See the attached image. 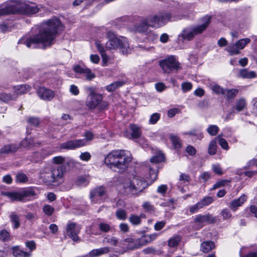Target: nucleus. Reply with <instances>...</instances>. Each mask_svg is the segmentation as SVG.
I'll list each match as a JSON object with an SVG mask.
<instances>
[{
    "instance_id": "1",
    "label": "nucleus",
    "mask_w": 257,
    "mask_h": 257,
    "mask_svg": "<svg viewBox=\"0 0 257 257\" xmlns=\"http://www.w3.org/2000/svg\"><path fill=\"white\" fill-rule=\"evenodd\" d=\"M64 26L57 19L49 20L42 23L39 28V33L28 38H22L19 44H25L28 48L43 49L50 46L57 34L63 31Z\"/></svg>"
},
{
    "instance_id": "2",
    "label": "nucleus",
    "mask_w": 257,
    "mask_h": 257,
    "mask_svg": "<svg viewBox=\"0 0 257 257\" xmlns=\"http://www.w3.org/2000/svg\"><path fill=\"white\" fill-rule=\"evenodd\" d=\"M132 157L130 152L124 150L111 151L104 158V163L110 169L119 173L124 172Z\"/></svg>"
},
{
    "instance_id": "3",
    "label": "nucleus",
    "mask_w": 257,
    "mask_h": 257,
    "mask_svg": "<svg viewBox=\"0 0 257 257\" xmlns=\"http://www.w3.org/2000/svg\"><path fill=\"white\" fill-rule=\"evenodd\" d=\"M66 172L64 165L58 166H47L40 172V178L47 185L61 183Z\"/></svg>"
},
{
    "instance_id": "4",
    "label": "nucleus",
    "mask_w": 257,
    "mask_h": 257,
    "mask_svg": "<svg viewBox=\"0 0 257 257\" xmlns=\"http://www.w3.org/2000/svg\"><path fill=\"white\" fill-rule=\"evenodd\" d=\"M147 186V184L144 179L135 176L122 184L123 192L125 194L138 196Z\"/></svg>"
},
{
    "instance_id": "5",
    "label": "nucleus",
    "mask_w": 257,
    "mask_h": 257,
    "mask_svg": "<svg viewBox=\"0 0 257 257\" xmlns=\"http://www.w3.org/2000/svg\"><path fill=\"white\" fill-rule=\"evenodd\" d=\"M108 41L106 43V48L109 49H119L123 55L131 52L127 40L125 37H117L113 33L108 32L107 33Z\"/></svg>"
},
{
    "instance_id": "6",
    "label": "nucleus",
    "mask_w": 257,
    "mask_h": 257,
    "mask_svg": "<svg viewBox=\"0 0 257 257\" xmlns=\"http://www.w3.org/2000/svg\"><path fill=\"white\" fill-rule=\"evenodd\" d=\"M37 191L36 188L28 187L23 189L19 192H3L2 194L7 196L12 201H24L27 198L36 195Z\"/></svg>"
},
{
    "instance_id": "7",
    "label": "nucleus",
    "mask_w": 257,
    "mask_h": 257,
    "mask_svg": "<svg viewBox=\"0 0 257 257\" xmlns=\"http://www.w3.org/2000/svg\"><path fill=\"white\" fill-rule=\"evenodd\" d=\"M171 15L169 13L160 15H153L147 17L150 27L158 28L164 26L171 20Z\"/></svg>"
},
{
    "instance_id": "8",
    "label": "nucleus",
    "mask_w": 257,
    "mask_h": 257,
    "mask_svg": "<svg viewBox=\"0 0 257 257\" xmlns=\"http://www.w3.org/2000/svg\"><path fill=\"white\" fill-rule=\"evenodd\" d=\"M215 221V218L209 213L205 215L199 214L195 216L193 222V226L195 229L199 230L202 228L205 223H212Z\"/></svg>"
},
{
    "instance_id": "9",
    "label": "nucleus",
    "mask_w": 257,
    "mask_h": 257,
    "mask_svg": "<svg viewBox=\"0 0 257 257\" xmlns=\"http://www.w3.org/2000/svg\"><path fill=\"white\" fill-rule=\"evenodd\" d=\"M159 65L164 72L168 73L173 70H177L179 67V62L173 56L160 61Z\"/></svg>"
},
{
    "instance_id": "10",
    "label": "nucleus",
    "mask_w": 257,
    "mask_h": 257,
    "mask_svg": "<svg viewBox=\"0 0 257 257\" xmlns=\"http://www.w3.org/2000/svg\"><path fill=\"white\" fill-rule=\"evenodd\" d=\"M211 19V16L206 15L201 19L202 24L190 27L194 36L201 34L208 27Z\"/></svg>"
},
{
    "instance_id": "11",
    "label": "nucleus",
    "mask_w": 257,
    "mask_h": 257,
    "mask_svg": "<svg viewBox=\"0 0 257 257\" xmlns=\"http://www.w3.org/2000/svg\"><path fill=\"white\" fill-rule=\"evenodd\" d=\"M22 14L27 16H30L38 13L40 8H42L41 5L38 6L36 4L24 0Z\"/></svg>"
},
{
    "instance_id": "12",
    "label": "nucleus",
    "mask_w": 257,
    "mask_h": 257,
    "mask_svg": "<svg viewBox=\"0 0 257 257\" xmlns=\"http://www.w3.org/2000/svg\"><path fill=\"white\" fill-rule=\"evenodd\" d=\"M86 145L84 139L73 140L67 141L61 144L60 147L67 150H74Z\"/></svg>"
},
{
    "instance_id": "13",
    "label": "nucleus",
    "mask_w": 257,
    "mask_h": 257,
    "mask_svg": "<svg viewBox=\"0 0 257 257\" xmlns=\"http://www.w3.org/2000/svg\"><path fill=\"white\" fill-rule=\"evenodd\" d=\"M105 189L102 186H99L91 190L90 193L91 201L93 203H100L102 197L105 194Z\"/></svg>"
},
{
    "instance_id": "14",
    "label": "nucleus",
    "mask_w": 257,
    "mask_h": 257,
    "mask_svg": "<svg viewBox=\"0 0 257 257\" xmlns=\"http://www.w3.org/2000/svg\"><path fill=\"white\" fill-rule=\"evenodd\" d=\"M214 201L213 197L205 196L196 204L190 207L189 211L192 213L197 212L199 209L211 204Z\"/></svg>"
},
{
    "instance_id": "15",
    "label": "nucleus",
    "mask_w": 257,
    "mask_h": 257,
    "mask_svg": "<svg viewBox=\"0 0 257 257\" xmlns=\"http://www.w3.org/2000/svg\"><path fill=\"white\" fill-rule=\"evenodd\" d=\"M24 0H10L7 1L11 14H22Z\"/></svg>"
},
{
    "instance_id": "16",
    "label": "nucleus",
    "mask_w": 257,
    "mask_h": 257,
    "mask_svg": "<svg viewBox=\"0 0 257 257\" xmlns=\"http://www.w3.org/2000/svg\"><path fill=\"white\" fill-rule=\"evenodd\" d=\"M38 96L45 101H51L55 96L54 91L45 87H40L37 90Z\"/></svg>"
},
{
    "instance_id": "17",
    "label": "nucleus",
    "mask_w": 257,
    "mask_h": 257,
    "mask_svg": "<svg viewBox=\"0 0 257 257\" xmlns=\"http://www.w3.org/2000/svg\"><path fill=\"white\" fill-rule=\"evenodd\" d=\"M103 96L98 94L92 96H87L86 100V105L89 109H94L101 102Z\"/></svg>"
},
{
    "instance_id": "18",
    "label": "nucleus",
    "mask_w": 257,
    "mask_h": 257,
    "mask_svg": "<svg viewBox=\"0 0 257 257\" xmlns=\"http://www.w3.org/2000/svg\"><path fill=\"white\" fill-rule=\"evenodd\" d=\"M80 227L76 226L74 223H71L67 225V233L68 235L74 241H78L79 237L78 233L79 232Z\"/></svg>"
},
{
    "instance_id": "19",
    "label": "nucleus",
    "mask_w": 257,
    "mask_h": 257,
    "mask_svg": "<svg viewBox=\"0 0 257 257\" xmlns=\"http://www.w3.org/2000/svg\"><path fill=\"white\" fill-rule=\"evenodd\" d=\"M246 195L243 194L238 198L234 199L230 202L229 207L233 211H235L237 208L241 206L246 200Z\"/></svg>"
},
{
    "instance_id": "20",
    "label": "nucleus",
    "mask_w": 257,
    "mask_h": 257,
    "mask_svg": "<svg viewBox=\"0 0 257 257\" xmlns=\"http://www.w3.org/2000/svg\"><path fill=\"white\" fill-rule=\"evenodd\" d=\"M149 27H150L149 22L147 18H146L140 20V23L136 27V29L139 32L147 34Z\"/></svg>"
},
{
    "instance_id": "21",
    "label": "nucleus",
    "mask_w": 257,
    "mask_h": 257,
    "mask_svg": "<svg viewBox=\"0 0 257 257\" xmlns=\"http://www.w3.org/2000/svg\"><path fill=\"white\" fill-rule=\"evenodd\" d=\"M109 247H103L100 248L94 249L89 252L88 255L89 257H96L109 252Z\"/></svg>"
},
{
    "instance_id": "22",
    "label": "nucleus",
    "mask_w": 257,
    "mask_h": 257,
    "mask_svg": "<svg viewBox=\"0 0 257 257\" xmlns=\"http://www.w3.org/2000/svg\"><path fill=\"white\" fill-rule=\"evenodd\" d=\"M194 36L190 28L184 29L182 32L179 35V38H181L182 41H190L193 39Z\"/></svg>"
},
{
    "instance_id": "23",
    "label": "nucleus",
    "mask_w": 257,
    "mask_h": 257,
    "mask_svg": "<svg viewBox=\"0 0 257 257\" xmlns=\"http://www.w3.org/2000/svg\"><path fill=\"white\" fill-rule=\"evenodd\" d=\"M215 248V244L212 241H206L203 242L200 245V249L205 253H207Z\"/></svg>"
},
{
    "instance_id": "24",
    "label": "nucleus",
    "mask_w": 257,
    "mask_h": 257,
    "mask_svg": "<svg viewBox=\"0 0 257 257\" xmlns=\"http://www.w3.org/2000/svg\"><path fill=\"white\" fill-rule=\"evenodd\" d=\"M19 146L17 144H9L4 146L0 150V153H13L17 151Z\"/></svg>"
},
{
    "instance_id": "25",
    "label": "nucleus",
    "mask_w": 257,
    "mask_h": 257,
    "mask_svg": "<svg viewBox=\"0 0 257 257\" xmlns=\"http://www.w3.org/2000/svg\"><path fill=\"white\" fill-rule=\"evenodd\" d=\"M31 87L28 85H20L14 87L15 93L17 95L23 94L27 93L31 90Z\"/></svg>"
},
{
    "instance_id": "26",
    "label": "nucleus",
    "mask_w": 257,
    "mask_h": 257,
    "mask_svg": "<svg viewBox=\"0 0 257 257\" xmlns=\"http://www.w3.org/2000/svg\"><path fill=\"white\" fill-rule=\"evenodd\" d=\"M90 182V178L88 175L80 176L77 177L75 181L77 185L80 186H86Z\"/></svg>"
},
{
    "instance_id": "27",
    "label": "nucleus",
    "mask_w": 257,
    "mask_h": 257,
    "mask_svg": "<svg viewBox=\"0 0 257 257\" xmlns=\"http://www.w3.org/2000/svg\"><path fill=\"white\" fill-rule=\"evenodd\" d=\"M10 218L14 228L17 229L20 227V217L18 214H17L15 212H13L11 214Z\"/></svg>"
},
{
    "instance_id": "28",
    "label": "nucleus",
    "mask_w": 257,
    "mask_h": 257,
    "mask_svg": "<svg viewBox=\"0 0 257 257\" xmlns=\"http://www.w3.org/2000/svg\"><path fill=\"white\" fill-rule=\"evenodd\" d=\"M130 128L132 132L131 136L133 139H138L141 137V131L138 126L135 124H131Z\"/></svg>"
},
{
    "instance_id": "29",
    "label": "nucleus",
    "mask_w": 257,
    "mask_h": 257,
    "mask_svg": "<svg viewBox=\"0 0 257 257\" xmlns=\"http://www.w3.org/2000/svg\"><path fill=\"white\" fill-rule=\"evenodd\" d=\"M237 89H225L223 96L227 99H233L238 94Z\"/></svg>"
},
{
    "instance_id": "30",
    "label": "nucleus",
    "mask_w": 257,
    "mask_h": 257,
    "mask_svg": "<svg viewBox=\"0 0 257 257\" xmlns=\"http://www.w3.org/2000/svg\"><path fill=\"white\" fill-rule=\"evenodd\" d=\"M181 240V237L176 235L170 238L168 241V245L170 247H175L178 246Z\"/></svg>"
},
{
    "instance_id": "31",
    "label": "nucleus",
    "mask_w": 257,
    "mask_h": 257,
    "mask_svg": "<svg viewBox=\"0 0 257 257\" xmlns=\"http://www.w3.org/2000/svg\"><path fill=\"white\" fill-rule=\"evenodd\" d=\"M170 139L172 143L176 149H178L181 148V140L179 137L174 134H170L169 136Z\"/></svg>"
},
{
    "instance_id": "32",
    "label": "nucleus",
    "mask_w": 257,
    "mask_h": 257,
    "mask_svg": "<svg viewBox=\"0 0 257 257\" xmlns=\"http://www.w3.org/2000/svg\"><path fill=\"white\" fill-rule=\"evenodd\" d=\"M124 83L121 81L114 82L105 87L106 89L108 92H112L117 88L122 86Z\"/></svg>"
},
{
    "instance_id": "33",
    "label": "nucleus",
    "mask_w": 257,
    "mask_h": 257,
    "mask_svg": "<svg viewBox=\"0 0 257 257\" xmlns=\"http://www.w3.org/2000/svg\"><path fill=\"white\" fill-rule=\"evenodd\" d=\"M217 141L215 139L212 140L209 145L208 148V153L210 155H214L216 153L217 150Z\"/></svg>"
},
{
    "instance_id": "34",
    "label": "nucleus",
    "mask_w": 257,
    "mask_h": 257,
    "mask_svg": "<svg viewBox=\"0 0 257 257\" xmlns=\"http://www.w3.org/2000/svg\"><path fill=\"white\" fill-rule=\"evenodd\" d=\"M239 74L241 77L245 78H252L255 76V73L254 71H248L246 69L240 70Z\"/></svg>"
},
{
    "instance_id": "35",
    "label": "nucleus",
    "mask_w": 257,
    "mask_h": 257,
    "mask_svg": "<svg viewBox=\"0 0 257 257\" xmlns=\"http://www.w3.org/2000/svg\"><path fill=\"white\" fill-rule=\"evenodd\" d=\"M222 135L220 134L217 137L215 138V140H218L219 144L221 148L225 150L229 149V146L227 142L223 138H222Z\"/></svg>"
},
{
    "instance_id": "36",
    "label": "nucleus",
    "mask_w": 257,
    "mask_h": 257,
    "mask_svg": "<svg viewBox=\"0 0 257 257\" xmlns=\"http://www.w3.org/2000/svg\"><path fill=\"white\" fill-rule=\"evenodd\" d=\"M164 159L165 157L164 154L161 152H159L155 156L151 158V162L153 163H158L163 162Z\"/></svg>"
},
{
    "instance_id": "37",
    "label": "nucleus",
    "mask_w": 257,
    "mask_h": 257,
    "mask_svg": "<svg viewBox=\"0 0 257 257\" xmlns=\"http://www.w3.org/2000/svg\"><path fill=\"white\" fill-rule=\"evenodd\" d=\"M15 97H16L15 94L12 95L5 92L0 93V100L5 102L14 99Z\"/></svg>"
},
{
    "instance_id": "38",
    "label": "nucleus",
    "mask_w": 257,
    "mask_h": 257,
    "mask_svg": "<svg viewBox=\"0 0 257 257\" xmlns=\"http://www.w3.org/2000/svg\"><path fill=\"white\" fill-rule=\"evenodd\" d=\"M250 40L249 38H244L240 39L236 42V46L239 49H243L245 46L249 43Z\"/></svg>"
},
{
    "instance_id": "39",
    "label": "nucleus",
    "mask_w": 257,
    "mask_h": 257,
    "mask_svg": "<svg viewBox=\"0 0 257 257\" xmlns=\"http://www.w3.org/2000/svg\"><path fill=\"white\" fill-rule=\"evenodd\" d=\"M11 14L7 2L0 6V16Z\"/></svg>"
},
{
    "instance_id": "40",
    "label": "nucleus",
    "mask_w": 257,
    "mask_h": 257,
    "mask_svg": "<svg viewBox=\"0 0 257 257\" xmlns=\"http://www.w3.org/2000/svg\"><path fill=\"white\" fill-rule=\"evenodd\" d=\"M115 215L119 220H125L127 218L126 211L122 209H117L115 212Z\"/></svg>"
},
{
    "instance_id": "41",
    "label": "nucleus",
    "mask_w": 257,
    "mask_h": 257,
    "mask_svg": "<svg viewBox=\"0 0 257 257\" xmlns=\"http://www.w3.org/2000/svg\"><path fill=\"white\" fill-rule=\"evenodd\" d=\"M129 221L134 225H139L141 223V219L140 217L137 215L132 214L129 217Z\"/></svg>"
},
{
    "instance_id": "42",
    "label": "nucleus",
    "mask_w": 257,
    "mask_h": 257,
    "mask_svg": "<svg viewBox=\"0 0 257 257\" xmlns=\"http://www.w3.org/2000/svg\"><path fill=\"white\" fill-rule=\"evenodd\" d=\"M27 121L30 126H38L40 124V120L39 118L36 117H29L27 119Z\"/></svg>"
},
{
    "instance_id": "43",
    "label": "nucleus",
    "mask_w": 257,
    "mask_h": 257,
    "mask_svg": "<svg viewBox=\"0 0 257 257\" xmlns=\"http://www.w3.org/2000/svg\"><path fill=\"white\" fill-rule=\"evenodd\" d=\"M211 90L216 94L223 95L225 89L220 86L219 85L214 84L211 86Z\"/></svg>"
},
{
    "instance_id": "44",
    "label": "nucleus",
    "mask_w": 257,
    "mask_h": 257,
    "mask_svg": "<svg viewBox=\"0 0 257 257\" xmlns=\"http://www.w3.org/2000/svg\"><path fill=\"white\" fill-rule=\"evenodd\" d=\"M21 144L24 147H32L35 146L34 140L28 137L23 140Z\"/></svg>"
},
{
    "instance_id": "45",
    "label": "nucleus",
    "mask_w": 257,
    "mask_h": 257,
    "mask_svg": "<svg viewBox=\"0 0 257 257\" xmlns=\"http://www.w3.org/2000/svg\"><path fill=\"white\" fill-rule=\"evenodd\" d=\"M219 128L216 125H210L207 129V132L211 136H215L219 132Z\"/></svg>"
},
{
    "instance_id": "46",
    "label": "nucleus",
    "mask_w": 257,
    "mask_h": 257,
    "mask_svg": "<svg viewBox=\"0 0 257 257\" xmlns=\"http://www.w3.org/2000/svg\"><path fill=\"white\" fill-rule=\"evenodd\" d=\"M83 74L85 77L86 79L89 81L92 80L95 77V74L92 73L91 70L87 67L85 69Z\"/></svg>"
},
{
    "instance_id": "47",
    "label": "nucleus",
    "mask_w": 257,
    "mask_h": 257,
    "mask_svg": "<svg viewBox=\"0 0 257 257\" xmlns=\"http://www.w3.org/2000/svg\"><path fill=\"white\" fill-rule=\"evenodd\" d=\"M143 208L148 212L154 211L155 210L154 206L149 201L144 202L142 205Z\"/></svg>"
},
{
    "instance_id": "48",
    "label": "nucleus",
    "mask_w": 257,
    "mask_h": 257,
    "mask_svg": "<svg viewBox=\"0 0 257 257\" xmlns=\"http://www.w3.org/2000/svg\"><path fill=\"white\" fill-rule=\"evenodd\" d=\"M226 50L231 55H236L239 53V50L238 48L237 47V46H236V44L229 46L227 48Z\"/></svg>"
},
{
    "instance_id": "49",
    "label": "nucleus",
    "mask_w": 257,
    "mask_h": 257,
    "mask_svg": "<svg viewBox=\"0 0 257 257\" xmlns=\"http://www.w3.org/2000/svg\"><path fill=\"white\" fill-rule=\"evenodd\" d=\"M43 211L46 215L51 216L54 212V208L50 205L46 204L43 206Z\"/></svg>"
},
{
    "instance_id": "50",
    "label": "nucleus",
    "mask_w": 257,
    "mask_h": 257,
    "mask_svg": "<svg viewBox=\"0 0 257 257\" xmlns=\"http://www.w3.org/2000/svg\"><path fill=\"white\" fill-rule=\"evenodd\" d=\"M16 181L20 183H26L28 181V178L24 173H19L16 176Z\"/></svg>"
},
{
    "instance_id": "51",
    "label": "nucleus",
    "mask_w": 257,
    "mask_h": 257,
    "mask_svg": "<svg viewBox=\"0 0 257 257\" xmlns=\"http://www.w3.org/2000/svg\"><path fill=\"white\" fill-rule=\"evenodd\" d=\"M245 106V101L243 99H239L236 103L235 105V109L238 111H240L243 110Z\"/></svg>"
},
{
    "instance_id": "52",
    "label": "nucleus",
    "mask_w": 257,
    "mask_h": 257,
    "mask_svg": "<svg viewBox=\"0 0 257 257\" xmlns=\"http://www.w3.org/2000/svg\"><path fill=\"white\" fill-rule=\"evenodd\" d=\"M104 241L114 246L117 245L118 242V239L115 237H105Z\"/></svg>"
},
{
    "instance_id": "53",
    "label": "nucleus",
    "mask_w": 257,
    "mask_h": 257,
    "mask_svg": "<svg viewBox=\"0 0 257 257\" xmlns=\"http://www.w3.org/2000/svg\"><path fill=\"white\" fill-rule=\"evenodd\" d=\"M86 68L87 67L85 66L76 65L73 67V70L76 73L83 74Z\"/></svg>"
},
{
    "instance_id": "54",
    "label": "nucleus",
    "mask_w": 257,
    "mask_h": 257,
    "mask_svg": "<svg viewBox=\"0 0 257 257\" xmlns=\"http://www.w3.org/2000/svg\"><path fill=\"white\" fill-rule=\"evenodd\" d=\"M98 228L104 232H108L110 229L109 225L105 222H100L98 225Z\"/></svg>"
},
{
    "instance_id": "55",
    "label": "nucleus",
    "mask_w": 257,
    "mask_h": 257,
    "mask_svg": "<svg viewBox=\"0 0 257 257\" xmlns=\"http://www.w3.org/2000/svg\"><path fill=\"white\" fill-rule=\"evenodd\" d=\"M181 88L184 92H186L191 90L192 84L189 82H183L181 84Z\"/></svg>"
},
{
    "instance_id": "56",
    "label": "nucleus",
    "mask_w": 257,
    "mask_h": 257,
    "mask_svg": "<svg viewBox=\"0 0 257 257\" xmlns=\"http://www.w3.org/2000/svg\"><path fill=\"white\" fill-rule=\"evenodd\" d=\"M10 234L6 230H2L0 232V239L4 241L10 239Z\"/></svg>"
},
{
    "instance_id": "57",
    "label": "nucleus",
    "mask_w": 257,
    "mask_h": 257,
    "mask_svg": "<svg viewBox=\"0 0 257 257\" xmlns=\"http://www.w3.org/2000/svg\"><path fill=\"white\" fill-rule=\"evenodd\" d=\"M160 118V114L159 113H154L151 115L149 122L151 124H155Z\"/></svg>"
},
{
    "instance_id": "58",
    "label": "nucleus",
    "mask_w": 257,
    "mask_h": 257,
    "mask_svg": "<svg viewBox=\"0 0 257 257\" xmlns=\"http://www.w3.org/2000/svg\"><path fill=\"white\" fill-rule=\"evenodd\" d=\"M228 182L229 181L227 180H221L219 181H218L213 185V187L211 188V190H215L217 188L223 187L227 182Z\"/></svg>"
},
{
    "instance_id": "59",
    "label": "nucleus",
    "mask_w": 257,
    "mask_h": 257,
    "mask_svg": "<svg viewBox=\"0 0 257 257\" xmlns=\"http://www.w3.org/2000/svg\"><path fill=\"white\" fill-rule=\"evenodd\" d=\"M220 214L224 220L230 219L232 216L230 211L227 209H223Z\"/></svg>"
},
{
    "instance_id": "60",
    "label": "nucleus",
    "mask_w": 257,
    "mask_h": 257,
    "mask_svg": "<svg viewBox=\"0 0 257 257\" xmlns=\"http://www.w3.org/2000/svg\"><path fill=\"white\" fill-rule=\"evenodd\" d=\"M65 161V158L62 156H57L53 158L52 162L55 164L61 165Z\"/></svg>"
},
{
    "instance_id": "61",
    "label": "nucleus",
    "mask_w": 257,
    "mask_h": 257,
    "mask_svg": "<svg viewBox=\"0 0 257 257\" xmlns=\"http://www.w3.org/2000/svg\"><path fill=\"white\" fill-rule=\"evenodd\" d=\"M150 242H151L150 239L147 234L139 239V243L141 245H145Z\"/></svg>"
},
{
    "instance_id": "62",
    "label": "nucleus",
    "mask_w": 257,
    "mask_h": 257,
    "mask_svg": "<svg viewBox=\"0 0 257 257\" xmlns=\"http://www.w3.org/2000/svg\"><path fill=\"white\" fill-rule=\"evenodd\" d=\"M69 91L74 95H78L79 93V90L78 87L74 84L70 85Z\"/></svg>"
},
{
    "instance_id": "63",
    "label": "nucleus",
    "mask_w": 257,
    "mask_h": 257,
    "mask_svg": "<svg viewBox=\"0 0 257 257\" xmlns=\"http://www.w3.org/2000/svg\"><path fill=\"white\" fill-rule=\"evenodd\" d=\"M80 159L84 161H88L91 158V155L89 152H86L80 154Z\"/></svg>"
},
{
    "instance_id": "64",
    "label": "nucleus",
    "mask_w": 257,
    "mask_h": 257,
    "mask_svg": "<svg viewBox=\"0 0 257 257\" xmlns=\"http://www.w3.org/2000/svg\"><path fill=\"white\" fill-rule=\"evenodd\" d=\"M253 166H256L257 167V159H252L250 160L246 164L245 167V169H250Z\"/></svg>"
}]
</instances>
